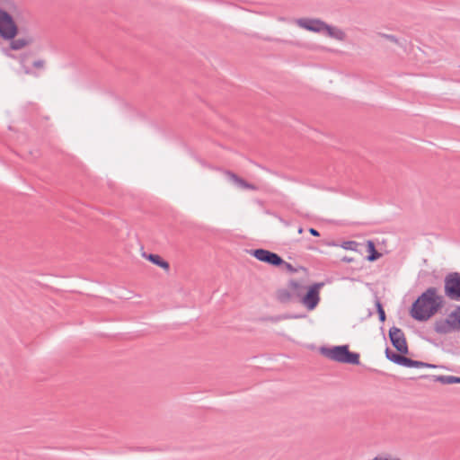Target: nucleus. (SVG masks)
I'll use <instances>...</instances> for the list:
<instances>
[{"label":"nucleus","instance_id":"4be33fe9","mask_svg":"<svg viewBox=\"0 0 460 460\" xmlns=\"http://www.w3.org/2000/svg\"><path fill=\"white\" fill-rule=\"evenodd\" d=\"M31 56V53H23L20 56V63L22 66V69H23V72L26 74V75H32L33 72L31 71V69L28 66H26L25 63L27 62L29 57Z\"/></svg>","mask_w":460,"mask_h":460},{"label":"nucleus","instance_id":"a878e982","mask_svg":"<svg viewBox=\"0 0 460 460\" xmlns=\"http://www.w3.org/2000/svg\"><path fill=\"white\" fill-rule=\"evenodd\" d=\"M308 232L313 235V236H315V237H318L320 236V233L317 229L314 228V227H310L308 229Z\"/></svg>","mask_w":460,"mask_h":460},{"label":"nucleus","instance_id":"2f4dec72","mask_svg":"<svg viewBox=\"0 0 460 460\" xmlns=\"http://www.w3.org/2000/svg\"><path fill=\"white\" fill-rule=\"evenodd\" d=\"M454 383L455 384H460V377L459 376H455Z\"/></svg>","mask_w":460,"mask_h":460},{"label":"nucleus","instance_id":"72a5a7b5","mask_svg":"<svg viewBox=\"0 0 460 460\" xmlns=\"http://www.w3.org/2000/svg\"><path fill=\"white\" fill-rule=\"evenodd\" d=\"M300 270H306V268L303 267V266H300L299 267Z\"/></svg>","mask_w":460,"mask_h":460},{"label":"nucleus","instance_id":"0eeeda50","mask_svg":"<svg viewBox=\"0 0 460 460\" xmlns=\"http://www.w3.org/2000/svg\"><path fill=\"white\" fill-rule=\"evenodd\" d=\"M325 282H314L306 288V291L301 296L300 303L305 306L308 311L314 310L320 303V290L324 287Z\"/></svg>","mask_w":460,"mask_h":460},{"label":"nucleus","instance_id":"6e6552de","mask_svg":"<svg viewBox=\"0 0 460 460\" xmlns=\"http://www.w3.org/2000/svg\"><path fill=\"white\" fill-rule=\"evenodd\" d=\"M388 335L391 344L401 355H407L409 353L408 343L402 329L393 326L389 329Z\"/></svg>","mask_w":460,"mask_h":460},{"label":"nucleus","instance_id":"393cba45","mask_svg":"<svg viewBox=\"0 0 460 460\" xmlns=\"http://www.w3.org/2000/svg\"><path fill=\"white\" fill-rule=\"evenodd\" d=\"M32 66L38 69H43L45 66V60L38 59L32 63Z\"/></svg>","mask_w":460,"mask_h":460},{"label":"nucleus","instance_id":"a211bd4d","mask_svg":"<svg viewBox=\"0 0 460 460\" xmlns=\"http://www.w3.org/2000/svg\"><path fill=\"white\" fill-rule=\"evenodd\" d=\"M379 36L381 38H384V39L389 40L390 42L396 44L397 46H399L402 49H406L407 40L404 38L400 39V38H397L395 35L386 34V33H379Z\"/></svg>","mask_w":460,"mask_h":460},{"label":"nucleus","instance_id":"7c9ffc66","mask_svg":"<svg viewBox=\"0 0 460 460\" xmlns=\"http://www.w3.org/2000/svg\"><path fill=\"white\" fill-rule=\"evenodd\" d=\"M7 4V5L9 6V8H15L16 5L13 2V0H4Z\"/></svg>","mask_w":460,"mask_h":460},{"label":"nucleus","instance_id":"f03ea898","mask_svg":"<svg viewBox=\"0 0 460 460\" xmlns=\"http://www.w3.org/2000/svg\"><path fill=\"white\" fill-rule=\"evenodd\" d=\"M320 353L325 358L342 364L358 366L360 355L358 352L350 351L348 344L336 346H322Z\"/></svg>","mask_w":460,"mask_h":460},{"label":"nucleus","instance_id":"4468645a","mask_svg":"<svg viewBox=\"0 0 460 460\" xmlns=\"http://www.w3.org/2000/svg\"><path fill=\"white\" fill-rule=\"evenodd\" d=\"M366 247H367V252L368 253L366 257L367 261L373 262L382 257V253L376 250L374 241L367 240V243H366Z\"/></svg>","mask_w":460,"mask_h":460},{"label":"nucleus","instance_id":"473e14b6","mask_svg":"<svg viewBox=\"0 0 460 460\" xmlns=\"http://www.w3.org/2000/svg\"><path fill=\"white\" fill-rule=\"evenodd\" d=\"M303 232V228L302 227H299L298 229V233L301 234Z\"/></svg>","mask_w":460,"mask_h":460},{"label":"nucleus","instance_id":"6ab92c4d","mask_svg":"<svg viewBox=\"0 0 460 460\" xmlns=\"http://www.w3.org/2000/svg\"><path fill=\"white\" fill-rule=\"evenodd\" d=\"M385 354L388 360L396 365H401L403 355H401L399 352L396 353L395 351L392 350L389 347L385 348Z\"/></svg>","mask_w":460,"mask_h":460},{"label":"nucleus","instance_id":"c756f323","mask_svg":"<svg viewBox=\"0 0 460 460\" xmlns=\"http://www.w3.org/2000/svg\"><path fill=\"white\" fill-rule=\"evenodd\" d=\"M376 460H401L400 458H389L385 456H377Z\"/></svg>","mask_w":460,"mask_h":460},{"label":"nucleus","instance_id":"dca6fc26","mask_svg":"<svg viewBox=\"0 0 460 460\" xmlns=\"http://www.w3.org/2000/svg\"><path fill=\"white\" fill-rule=\"evenodd\" d=\"M224 173L227 177L228 181L234 183L236 186H238L241 189H245L248 181L243 179L242 177L238 176L236 173H234L232 171L225 170Z\"/></svg>","mask_w":460,"mask_h":460},{"label":"nucleus","instance_id":"f257e3e1","mask_svg":"<svg viewBox=\"0 0 460 460\" xmlns=\"http://www.w3.org/2000/svg\"><path fill=\"white\" fill-rule=\"evenodd\" d=\"M444 305V296L438 294L437 288L429 287L412 302L409 314L415 321L424 323L439 313Z\"/></svg>","mask_w":460,"mask_h":460},{"label":"nucleus","instance_id":"b1692460","mask_svg":"<svg viewBox=\"0 0 460 460\" xmlns=\"http://www.w3.org/2000/svg\"><path fill=\"white\" fill-rule=\"evenodd\" d=\"M358 243L355 241H345L342 243L341 247L345 250L356 251Z\"/></svg>","mask_w":460,"mask_h":460},{"label":"nucleus","instance_id":"9b49d317","mask_svg":"<svg viewBox=\"0 0 460 460\" xmlns=\"http://www.w3.org/2000/svg\"><path fill=\"white\" fill-rule=\"evenodd\" d=\"M330 38L335 39L337 40L343 41L346 39V33L340 28L325 23L323 32Z\"/></svg>","mask_w":460,"mask_h":460},{"label":"nucleus","instance_id":"c85d7f7f","mask_svg":"<svg viewBox=\"0 0 460 460\" xmlns=\"http://www.w3.org/2000/svg\"><path fill=\"white\" fill-rule=\"evenodd\" d=\"M423 365L424 366H422V367H425V368H436L437 367V365H434L431 363L423 362Z\"/></svg>","mask_w":460,"mask_h":460},{"label":"nucleus","instance_id":"423d86ee","mask_svg":"<svg viewBox=\"0 0 460 460\" xmlns=\"http://www.w3.org/2000/svg\"><path fill=\"white\" fill-rule=\"evenodd\" d=\"M444 294L449 300L460 302V272L453 271L445 276Z\"/></svg>","mask_w":460,"mask_h":460},{"label":"nucleus","instance_id":"cd10ccee","mask_svg":"<svg viewBox=\"0 0 460 460\" xmlns=\"http://www.w3.org/2000/svg\"><path fill=\"white\" fill-rule=\"evenodd\" d=\"M341 261L343 262H347V263H349V262H352L354 261L353 258L351 257H348V256H343L341 259Z\"/></svg>","mask_w":460,"mask_h":460},{"label":"nucleus","instance_id":"7ed1b4c3","mask_svg":"<svg viewBox=\"0 0 460 460\" xmlns=\"http://www.w3.org/2000/svg\"><path fill=\"white\" fill-rule=\"evenodd\" d=\"M433 329L440 335L460 332V305H456L446 318L437 319Z\"/></svg>","mask_w":460,"mask_h":460},{"label":"nucleus","instance_id":"9d476101","mask_svg":"<svg viewBox=\"0 0 460 460\" xmlns=\"http://www.w3.org/2000/svg\"><path fill=\"white\" fill-rule=\"evenodd\" d=\"M296 23L308 31L323 33L326 22L319 18H299L296 20Z\"/></svg>","mask_w":460,"mask_h":460},{"label":"nucleus","instance_id":"2eb2a0df","mask_svg":"<svg viewBox=\"0 0 460 460\" xmlns=\"http://www.w3.org/2000/svg\"><path fill=\"white\" fill-rule=\"evenodd\" d=\"M420 378H429L434 382H438L443 385H453L455 380V376H443V375H422Z\"/></svg>","mask_w":460,"mask_h":460},{"label":"nucleus","instance_id":"f8f14e48","mask_svg":"<svg viewBox=\"0 0 460 460\" xmlns=\"http://www.w3.org/2000/svg\"><path fill=\"white\" fill-rule=\"evenodd\" d=\"M142 256L151 263L162 268L163 270H168L170 269L169 262L162 258L159 254L143 252Z\"/></svg>","mask_w":460,"mask_h":460},{"label":"nucleus","instance_id":"39448f33","mask_svg":"<svg viewBox=\"0 0 460 460\" xmlns=\"http://www.w3.org/2000/svg\"><path fill=\"white\" fill-rule=\"evenodd\" d=\"M19 27L13 16L5 9L0 8V38L4 40L15 39Z\"/></svg>","mask_w":460,"mask_h":460},{"label":"nucleus","instance_id":"5701e85b","mask_svg":"<svg viewBox=\"0 0 460 460\" xmlns=\"http://www.w3.org/2000/svg\"><path fill=\"white\" fill-rule=\"evenodd\" d=\"M277 268L285 270L289 273H296L298 271V269L295 268L291 263L287 262L282 258H281V263H279V266Z\"/></svg>","mask_w":460,"mask_h":460},{"label":"nucleus","instance_id":"1a4fd4ad","mask_svg":"<svg viewBox=\"0 0 460 460\" xmlns=\"http://www.w3.org/2000/svg\"><path fill=\"white\" fill-rule=\"evenodd\" d=\"M249 253L256 260L276 268L281 263V256L270 250L256 248L250 250Z\"/></svg>","mask_w":460,"mask_h":460},{"label":"nucleus","instance_id":"f3484780","mask_svg":"<svg viewBox=\"0 0 460 460\" xmlns=\"http://www.w3.org/2000/svg\"><path fill=\"white\" fill-rule=\"evenodd\" d=\"M10 41V49L12 50H20L26 47L27 45L31 44L33 41L32 38H23V39H18V40H11Z\"/></svg>","mask_w":460,"mask_h":460},{"label":"nucleus","instance_id":"ddd939ff","mask_svg":"<svg viewBox=\"0 0 460 460\" xmlns=\"http://www.w3.org/2000/svg\"><path fill=\"white\" fill-rule=\"evenodd\" d=\"M305 317V314H283L279 315H273V316H261L259 318L260 322H271V323H278L282 320H288V319H299Z\"/></svg>","mask_w":460,"mask_h":460},{"label":"nucleus","instance_id":"20e7f679","mask_svg":"<svg viewBox=\"0 0 460 460\" xmlns=\"http://www.w3.org/2000/svg\"><path fill=\"white\" fill-rule=\"evenodd\" d=\"M306 288L297 280L291 279L288 282V288H278L276 290L275 298L280 304H288L295 298H297L300 302Z\"/></svg>","mask_w":460,"mask_h":460},{"label":"nucleus","instance_id":"bb28decb","mask_svg":"<svg viewBox=\"0 0 460 460\" xmlns=\"http://www.w3.org/2000/svg\"><path fill=\"white\" fill-rule=\"evenodd\" d=\"M245 189L252 190H259V188L256 185H254L252 183H250V182H248V184H247Z\"/></svg>","mask_w":460,"mask_h":460},{"label":"nucleus","instance_id":"aec40b11","mask_svg":"<svg viewBox=\"0 0 460 460\" xmlns=\"http://www.w3.org/2000/svg\"><path fill=\"white\" fill-rule=\"evenodd\" d=\"M402 367H415V368H421L423 365V361L415 360L411 358L405 357L403 355V358L402 359L401 365Z\"/></svg>","mask_w":460,"mask_h":460},{"label":"nucleus","instance_id":"412c9836","mask_svg":"<svg viewBox=\"0 0 460 460\" xmlns=\"http://www.w3.org/2000/svg\"><path fill=\"white\" fill-rule=\"evenodd\" d=\"M375 306H376V313L378 314L379 321L381 323H385V320H386V314H385L383 304H382V302L380 301V299L378 297H376Z\"/></svg>","mask_w":460,"mask_h":460}]
</instances>
